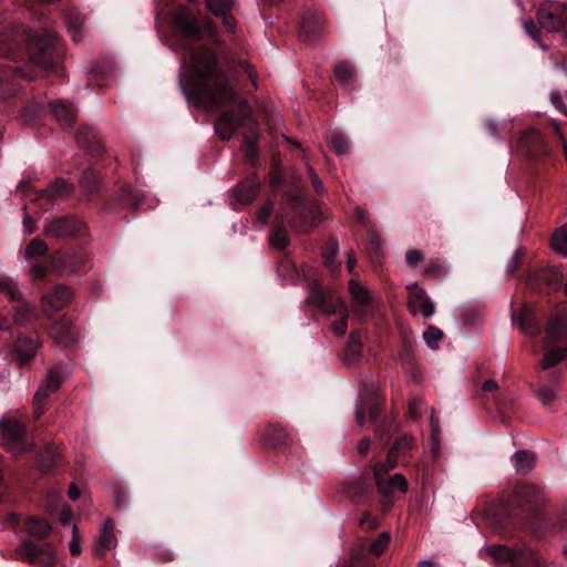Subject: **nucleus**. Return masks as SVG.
Returning a JSON list of instances; mask_svg holds the SVG:
<instances>
[{"label":"nucleus","mask_w":567,"mask_h":567,"mask_svg":"<svg viewBox=\"0 0 567 567\" xmlns=\"http://www.w3.org/2000/svg\"><path fill=\"white\" fill-rule=\"evenodd\" d=\"M190 59L193 73L203 81L199 93L209 105L221 106L235 99V90L225 74L217 70L216 59L210 50H194Z\"/></svg>","instance_id":"obj_1"},{"label":"nucleus","mask_w":567,"mask_h":567,"mask_svg":"<svg viewBox=\"0 0 567 567\" xmlns=\"http://www.w3.org/2000/svg\"><path fill=\"white\" fill-rule=\"evenodd\" d=\"M58 38L48 28L30 30L25 37V50L31 68L52 70L59 63Z\"/></svg>","instance_id":"obj_2"},{"label":"nucleus","mask_w":567,"mask_h":567,"mask_svg":"<svg viewBox=\"0 0 567 567\" xmlns=\"http://www.w3.org/2000/svg\"><path fill=\"white\" fill-rule=\"evenodd\" d=\"M0 441L8 451L14 454H22L30 447L24 424L11 417L0 419Z\"/></svg>","instance_id":"obj_3"},{"label":"nucleus","mask_w":567,"mask_h":567,"mask_svg":"<svg viewBox=\"0 0 567 567\" xmlns=\"http://www.w3.org/2000/svg\"><path fill=\"white\" fill-rule=\"evenodd\" d=\"M250 107L241 101L237 112L227 111L215 123V131L223 140H229L239 127L252 124Z\"/></svg>","instance_id":"obj_4"},{"label":"nucleus","mask_w":567,"mask_h":567,"mask_svg":"<svg viewBox=\"0 0 567 567\" xmlns=\"http://www.w3.org/2000/svg\"><path fill=\"white\" fill-rule=\"evenodd\" d=\"M526 281L530 288L549 293L561 285L563 274L558 268L551 267L529 274Z\"/></svg>","instance_id":"obj_5"},{"label":"nucleus","mask_w":567,"mask_h":567,"mask_svg":"<svg viewBox=\"0 0 567 567\" xmlns=\"http://www.w3.org/2000/svg\"><path fill=\"white\" fill-rule=\"evenodd\" d=\"M20 555L25 560L42 566H51L55 561V553L50 545H37L31 540H27L21 544Z\"/></svg>","instance_id":"obj_6"},{"label":"nucleus","mask_w":567,"mask_h":567,"mask_svg":"<svg viewBox=\"0 0 567 567\" xmlns=\"http://www.w3.org/2000/svg\"><path fill=\"white\" fill-rule=\"evenodd\" d=\"M349 291L352 300V311L354 317L363 321L369 316V307L371 303V293L367 287L354 279L349 281Z\"/></svg>","instance_id":"obj_7"},{"label":"nucleus","mask_w":567,"mask_h":567,"mask_svg":"<svg viewBox=\"0 0 567 567\" xmlns=\"http://www.w3.org/2000/svg\"><path fill=\"white\" fill-rule=\"evenodd\" d=\"M34 75L33 70L27 72L22 68L0 64V95L2 99H7L17 93L18 86L12 82L13 79L30 80Z\"/></svg>","instance_id":"obj_8"},{"label":"nucleus","mask_w":567,"mask_h":567,"mask_svg":"<svg viewBox=\"0 0 567 567\" xmlns=\"http://www.w3.org/2000/svg\"><path fill=\"white\" fill-rule=\"evenodd\" d=\"M563 7L559 3L546 2L538 8L537 20L542 29L554 32L563 27Z\"/></svg>","instance_id":"obj_9"},{"label":"nucleus","mask_w":567,"mask_h":567,"mask_svg":"<svg viewBox=\"0 0 567 567\" xmlns=\"http://www.w3.org/2000/svg\"><path fill=\"white\" fill-rule=\"evenodd\" d=\"M410 292L408 306L413 315L421 312L425 318H430L435 312L433 301L426 296L424 289L420 288L417 282L408 285Z\"/></svg>","instance_id":"obj_10"},{"label":"nucleus","mask_w":567,"mask_h":567,"mask_svg":"<svg viewBox=\"0 0 567 567\" xmlns=\"http://www.w3.org/2000/svg\"><path fill=\"white\" fill-rule=\"evenodd\" d=\"M42 347L37 333L20 336L14 346V355L20 365L30 363Z\"/></svg>","instance_id":"obj_11"},{"label":"nucleus","mask_w":567,"mask_h":567,"mask_svg":"<svg viewBox=\"0 0 567 567\" xmlns=\"http://www.w3.org/2000/svg\"><path fill=\"white\" fill-rule=\"evenodd\" d=\"M375 484L380 493L384 495L391 494L394 489L402 493L408 492V481L402 474H394L390 477L383 475V465H375L373 468Z\"/></svg>","instance_id":"obj_12"},{"label":"nucleus","mask_w":567,"mask_h":567,"mask_svg":"<svg viewBox=\"0 0 567 567\" xmlns=\"http://www.w3.org/2000/svg\"><path fill=\"white\" fill-rule=\"evenodd\" d=\"M62 381L63 375L59 368H51L48 370L44 383L39 386L33 396V403L37 412L44 404L47 398L61 386Z\"/></svg>","instance_id":"obj_13"},{"label":"nucleus","mask_w":567,"mask_h":567,"mask_svg":"<svg viewBox=\"0 0 567 567\" xmlns=\"http://www.w3.org/2000/svg\"><path fill=\"white\" fill-rule=\"evenodd\" d=\"M117 545L115 535V525L112 519L103 522L99 535L94 539V550L100 557H104L107 551L114 549Z\"/></svg>","instance_id":"obj_14"},{"label":"nucleus","mask_w":567,"mask_h":567,"mask_svg":"<svg viewBox=\"0 0 567 567\" xmlns=\"http://www.w3.org/2000/svg\"><path fill=\"white\" fill-rule=\"evenodd\" d=\"M71 296L69 288L58 285L50 293L42 297V308L47 313L51 315L64 308L70 302Z\"/></svg>","instance_id":"obj_15"},{"label":"nucleus","mask_w":567,"mask_h":567,"mask_svg":"<svg viewBox=\"0 0 567 567\" xmlns=\"http://www.w3.org/2000/svg\"><path fill=\"white\" fill-rule=\"evenodd\" d=\"M82 223L73 217L58 218L45 227V234L62 238L76 235L82 229Z\"/></svg>","instance_id":"obj_16"},{"label":"nucleus","mask_w":567,"mask_h":567,"mask_svg":"<svg viewBox=\"0 0 567 567\" xmlns=\"http://www.w3.org/2000/svg\"><path fill=\"white\" fill-rule=\"evenodd\" d=\"M50 338L60 347H68L74 342L71 321L62 318L53 323L49 330Z\"/></svg>","instance_id":"obj_17"},{"label":"nucleus","mask_w":567,"mask_h":567,"mask_svg":"<svg viewBox=\"0 0 567 567\" xmlns=\"http://www.w3.org/2000/svg\"><path fill=\"white\" fill-rule=\"evenodd\" d=\"M21 35L13 27H4L0 31V58L12 56L20 44Z\"/></svg>","instance_id":"obj_18"},{"label":"nucleus","mask_w":567,"mask_h":567,"mask_svg":"<svg viewBox=\"0 0 567 567\" xmlns=\"http://www.w3.org/2000/svg\"><path fill=\"white\" fill-rule=\"evenodd\" d=\"M83 261L69 250H60L51 256V265L59 271L73 272Z\"/></svg>","instance_id":"obj_19"},{"label":"nucleus","mask_w":567,"mask_h":567,"mask_svg":"<svg viewBox=\"0 0 567 567\" xmlns=\"http://www.w3.org/2000/svg\"><path fill=\"white\" fill-rule=\"evenodd\" d=\"M515 496L522 506L534 505L543 501V492L534 484L524 483L515 488Z\"/></svg>","instance_id":"obj_20"},{"label":"nucleus","mask_w":567,"mask_h":567,"mask_svg":"<svg viewBox=\"0 0 567 567\" xmlns=\"http://www.w3.org/2000/svg\"><path fill=\"white\" fill-rule=\"evenodd\" d=\"M260 183L255 179H247L238 184L234 189V196L238 203L247 205L258 195Z\"/></svg>","instance_id":"obj_21"},{"label":"nucleus","mask_w":567,"mask_h":567,"mask_svg":"<svg viewBox=\"0 0 567 567\" xmlns=\"http://www.w3.org/2000/svg\"><path fill=\"white\" fill-rule=\"evenodd\" d=\"M50 107L55 120L62 126H71L75 121V111L70 105L61 101H52L50 102Z\"/></svg>","instance_id":"obj_22"},{"label":"nucleus","mask_w":567,"mask_h":567,"mask_svg":"<svg viewBox=\"0 0 567 567\" xmlns=\"http://www.w3.org/2000/svg\"><path fill=\"white\" fill-rule=\"evenodd\" d=\"M512 460L516 472L520 474L528 473L536 464V455L527 450L514 453Z\"/></svg>","instance_id":"obj_23"},{"label":"nucleus","mask_w":567,"mask_h":567,"mask_svg":"<svg viewBox=\"0 0 567 567\" xmlns=\"http://www.w3.org/2000/svg\"><path fill=\"white\" fill-rule=\"evenodd\" d=\"M334 75L337 81L344 87H353L355 81V70L352 64L347 61L339 62L334 66Z\"/></svg>","instance_id":"obj_24"},{"label":"nucleus","mask_w":567,"mask_h":567,"mask_svg":"<svg viewBox=\"0 0 567 567\" xmlns=\"http://www.w3.org/2000/svg\"><path fill=\"white\" fill-rule=\"evenodd\" d=\"M176 25L182 30V32L192 39L198 38L200 35V29L196 22V20L187 13H179L176 17Z\"/></svg>","instance_id":"obj_25"},{"label":"nucleus","mask_w":567,"mask_h":567,"mask_svg":"<svg viewBox=\"0 0 567 567\" xmlns=\"http://www.w3.org/2000/svg\"><path fill=\"white\" fill-rule=\"evenodd\" d=\"M538 558L535 553L527 547L516 549L513 567H538Z\"/></svg>","instance_id":"obj_26"},{"label":"nucleus","mask_w":567,"mask_h":567,"mask_svg":"<svg viewBox=\"0 0 567 567\" xmlns=\"http://www.w3.org/2000/svg\"><path fill=\"white\" fill-rule=\"evenodd\" d=\"M485 553L488 554L497 563H509L513 565L516 549L506 547L504 545H493L487 547Z\"/></svg>","instance_id":"obj_27"},{"label":"nucleus","mask_w":567,"mask_h":567,"mask_svg":"<svg viewBox=\"0 0 567 567\" xmlns=\"http://www.w3.org/2000/svg\"><path fill=\"white\" fill-rule=\"evenodd\" d=\"M362 354L361 338L357 332H351L343 359L347 363H353Z\"/></svg>","instance_id":"obj_28"},{"label":"nucleus","mask_w":567,"mask_h":567,"mask_svg":"<svg viewBox=\"0 0 567 567\" xmlns=\"http://www.w3.org/2000/svg\"><path fill=\"white\" fill-rule=\"evenodd\" d=\"M540 144V134L534 128L525 131L519 137L520 147L524 148L528 154H532Z\"/></svg>","instance_id":"obj_29"},{"label":"nucleus","mask_w":567,"mask_h":567,"mask_svg":"<svg viewBox=\"0 0 567 567\" xmlns=\"http://www.w3.org/2000/svg\"><path fill=\"white\" fill-rule=\"evenodd\" d=\"M27 530L31 536L45 538L51 533V527L42 519L30 517L27 522Z\"/></svg>","instance_id":"obj_30"},{"label":"nucleus","mask_w":567,"mask_h":567,"mask_svg":"<svg viewBox=\"0 0 567 567\" xmlns=\"http://www.w3.org/2000/svg\"><path fill=\"white\" fill-rule=\"evenodd\" d=\"M68 31L75 42H80L84 37L83 19L76 13H70L66 17Z\"/></svg>","instance_id":"obj_31"},{"label":"nucleus","mask_w":567,"mask_h":567,"mask_svg":"<svg viewBox=\"0 0 567 567\" xmlns=\"http://www.w3.org/2000/svg\"><path fill=\"white\" fill-rule=\"evenodd\" d=\"M567 359V348L546 349L540 363L543 369H548Z\"/></svg>","instance_id":"obj_32"},{"label":"nucleus","mask_w":567,"mask_h":567,"mask_svg":"<svg viewBox=\"0 0 567 567\" xmlns=\"http://www.w3.org/2000/svg\"><path fill=\"white\" fill-rule=\"evenodd\" d=\"M551 247L557 254L567 257V225L555 230Z\"/></svg>","instance_id":"obj_33"},{"label":"nucleus","mask_w":567,"mask_h":567,"mask_svg":"<svg viewBox=\"0 0 567 567\" xmlns=\"http://www.w3.org/2000/svg\"><path fill=\"white\" fill-rule=\"evenodd\" d=\"M0 292L9 297L11 301L20 300L21 293L18 287V281L0 276Z\"/></svg>","instance_id":"obj_34"},{"label":"nucleus","mask_w":567,"mask_h":567,"mask_svg":"<svg viewBox=\"0 0 567 567\" xmlns=\"http://www.w3.org/2000/svg\"><path fill=\"white\" fill-rule=\"evenodd\" d=\"M48 250H49V247L45 244V241H43L40 238H34V239L30 240V243L28 244L25 251H24V258L27 260H31L35 257L44 256L48 252Z\"/></svg>","instance_id":"obj_35"},{"label":"nucleus","mask_w":567,"mask_h":567,"mask_svg":"<svg viewBox=\"0 0 567 567\" xmlns=\"http://www.w3.org/2000/svg\"><path fill=\"white\" fill-rule=\"evenodd\" d=\"M322 312L326 315H334V313H346L347 312V305L346 301L342 298H333L331 296L328 297V299L323 302V305L320 307Z\"/></svg>","instance_id":"obj_36"},{"label":"nucleus","mask_w":567,"mask_h":567,"mask_svg":"<svg viewBox=\"0 0 567 567\" xmlns=\"http://www.w3.org/2000/svg\"><path fill=\"white\" fill-rule=\"evenodd\" d=\"M329 143L338 155H344L349 152V141L339 132H332L329 135Z\"/></svg>","instance_id":"obj_37"},{"label":"nucleus","mask_w":567,"mask_h":567,"mask_svg":"<svg viewBox=\"0 0 567 567\" xmlns=\"http://www.w3.org/2000/svg\"><path fill=\"white\" fill-rule=\"evenodd\" d=\"M71 190L72 186L68 182L63 179H58L48 189H45L44 193L50 198H54L68 196L71 193Z\"/></svg>","instance_id":"obj_38"},{"label":"nucleus","mask_w":567,"mask_h":567,"mask_svg":"<svg viewBox=\"0 0 567 567\" xmlns=\"http://www.w3.org/2000/svg\"><path fill=\"white\" fill-rule=\"evenodd\" d=\"M206 7L209 9L212 13L215 16L229 13L233 8L231 0H204Z\"/></svg>","instance_id":"obj_39"},{"label":"nucleus","mask_w":567,"mask_h":567,"mask_svg":"<svg viewBox=\"0 0 567 567\" xmlns=\"http://www.w3.org/2000/svg\"><path fill=\"white\" fill-rule=\"evenodd\" d=\"M100 177L93 169L85 171L81 178V185L87 193H93L97 189Z\"/></svg>","instance_id":"obj_40"},{"label":"nucleus","mask_w":567,"mask_h":567,"mask_svg":"<svg viewBox=\"0 0 567 567\" xmlns=\"http://www.w3.org/2000/svg\"><path fill=\"white\" fill-rule=\"evenodd\" d=\"M518 326L520 330L526 334H532L536 331L534 324V318L530 310H523L518 318Z\"/></svg>","instance_id":"obj_41"},{"label":"nucleus","mask_w":567,"mask_h":567,"mask_svg":"<svg viewBox=\"0 0 567 567\" xmlns=\"http://www.w3.org/2000/svg\"><path fill=\"white\" fill-rule=\"evenodd\" d=\"M430 425L432 430V451L434 454H437L440 451L439 446V436H440V420L435 415V412L433 409H431V416H430Z\"/></svg>","instance_id":"obj_42"},{"label":"nucleus","mask_w":567,"mask_h":567,"mask_svg":"<svg viewBox=\"0 0 567 567\" xmlns=\"http://www.w3.org/2000/svg\"><path fill=\"white\" fill-rule=\"evenodd\" d=\"M536 396L543 405H549L558 396L557 389L554 386H543L536 391Z\"/></svg>","instance_id":"obj_43"},{"label":"nucleus","mask_w":567,"mask_h":567,"mask_svg":"<svg viewBox=\"0 0 567 567\" xmlns=\"http://www.w3.org/2000/svg\"><path fill=\"white\" fill-rule=\"evenodd\" d=\"M270 245L276 249H284L288 245V237L284 228H276L269 236Z\"/></svg>","instance_id":"obj_44"},{"label":"nucleus","mask_w":567,"mask_h":567,"mask_svg":"<svg viewBox=\"0 0 567 567\" xmlns=\"http://www.w3.org/2000/svg\"><path fill=\"white\" fill-rule=\"evenodd\" d=\"M423 338L431 349H436L439 341L443 338V332L433 326H430L423 333Z\"/></svg>","instance_id":"obj_45"},{"label":"nucleus","mask_w":567,"mask_h":567,"mask_svg":"<svg viewBox=\"0 0 567 567\" xmlns=\"http://www.w3.org/2000/svg\"><path fill=\"white\" fill-rule=\"evenodd\" d=\"M424 274H426L429 276L445 275L446 274L445 264L437 258L431 259V260H429V262L426 264V266L424 268Z\"/></svg>","instance_id":"obj_46"},{"label":"nucleus","mask_w":567,"mask_h":567,"mask_svg":"<svg viewBox=\"0 0 567 567\" xmlns=\"http://www.w3.org/2000/svg\"><path fill=\"white\" fill-rule=\"evenodd\" d=\"M94 137V131L90 126H81L76 133V142L82 147H87Z\"/></svg>","instance_id":"obj_47"},{"label":"nucleus","mask_w":567,"mask_h":567,"mask_svg":"<svg viewBox=\"0 0 567 567\" xmlns=\"http://www.w3.org/2000/svg\"><path fill=\"white\" fill-rule=\"evenodd\" d=\"M338 250H339V246H338V243L336 240L330 241L327 245V247L324 248L323 260H324V264L330 269L334 268V258H336V256L338 254Z\"/></svg>","instance_id":"obj_48"},{"label":"nucleus","mask_w":567,"mask_h":567,"mask_svg":"<svg viewBox=\"0 0 567 567\" xmlns=\"http://www.w3.org/2000/svg\"><path fill=\"white\" fill-rule=\"evenodd\" d=\"M524 250L522 248H518L514 251L513 256L511 257L507 266H506V274L508 277H513L523 259Z\"/></svg>","instance_id":"obj_49"},{"label":"nucleus","mask_w":567,"mask_h":567,"mask_svg":"<svg viewBox=\"0 0 567 567\" xmlns=\"http://www.w3.org/2000/svg\"><path fill=\"white\" fill-rule=\"evenodd\" d=\"M390 542V535L388 533H382L372 544L370 547L371 553L379 556L381 555L384 549L388 547Z\"/></svg>","instance_id":"obj_50"},{"label":"nucleus","mask_w":567,"mask_h":567,"mask_svg":"<svg viewBox=\"0 0 567 567\" xmlns=\"http://www.w3.org/2000/svg\"><path fill=\"white\" fill-rule=\"evenodd\" d=\"M347 326H348V311L346 313H340V318L338 320H336L334 322H332L331 330L336 336L342 337V336H344V333L347 331Z\"/></svg>","instance_id":"obj_51"},{"label":"nucleus","mask_w":567,"mask_h":567,"mask_svg":"<svg viewBox=\"0 0 567 567\" xmlns=\"http://www.w3.org/2000/svg\"><path fill=\"white\" fill-rule=\"evenodd\" d=\"M328 297L329 296H327L322 290L318 288H312L308 297V302L320 309V307L328 299Z\"/></svg>","instance_id":"obj_52"},{"label":"nucleus","mask_w":567,"mask_h":567,"mask_svg":"<svg viewBox=\"0 0 567 567\" xmlns=\"http://www.w3.org/2000/svg\"><path fill=\"white\" fill-rule=\"evenodd\" d=\"M31 316V307L23 305L14 310L13 320L18 324H23Z\"/></svg>","instance_id":"obj_53"},{"label":"nucleus","mask_w":567,"mask_h":567,"mask_svg":"<svg viewBox=\"0 0 567 567\" xmlns=\"http://www.w3.org/2000/svg\"><path fill=\"white\" fill-rule=\"evenodd\" d=\"M49 272L48 267L41 262H33L30 266L29 274L33 280H39L44 278Z\"/></svg>","instance_id":"obj_54"},{"label":"nucleus","mask_w":567,"mask_h":567,"mask_svg":"<svg viewBox=\"0 0 567 567\" xmlns=\"http://www.w3.org/2000/svg\"><path fill=\"white\" fill-rule=\"evenodd\" d=\"M550 102L563 114L567 115V102L564 100L559 92L553 91L550 93Z\"/></svg>","instance_id":"obj_55"},{"label":"nucleus","mask_w":567,"mask_h":567,"mask_svg":"<svg viewBox=\"0 0 567 567\" xmlns=\"http://www.w3.org/2000/svg\"><path fill=\"white\" fill-rule=\"evenodd\" d=\"M412 444H413L412 436L404 434L395 441V443L393 444L391 450L399 453L401 451H405V450L410 449L412 446Z\"/></svg>","instance_id":"obj_56"},{"label":"nucleus","mask_w":567,"mask_h":567,"mask_svg":"<svg viewBox=\"0 0 567 567\" xmlns=\"http://www.w3.org/2000/svg\"><path fill=\"white\" fill-rule=\"evenodd\" d=\"M405 260L411 267H415L424 260V256L421 250L410 249L405 252Z\"/></svg>","instance_id":"obj_57"},{"label":"nucleus","mask_w":567,"mask_h":567,"mask_svg":"<svg viewBox=\"0 0 567 567\" xmlns=\"http://www.w3.org/2000/svg\"><path fill=\"white\" fill-rule=\"evenodd\" d=\"M398 464V453L393 450H390L386 456V461L383 463H378L377 465H383V475L394 468Z\"/></svg>","instance_id":"obj_58"},{"label":"nucleus","mask_w":567,"mask_h":567,"mask_svg":"<svg viewBox=\"0 0 567 567\" xmlns=\"http://www.w3.org/2000/svg\"><path fill=\"white\" fill-rule=\"evenodd\" d=\"M561 324H563V321L560 318H557L549 323V326L547 328V333L551 339H558L561 336V333H560Z\"/></svg>","instance_id":"obj_59"},{"label":"nucleus","mask_w":567,"mask_h":567,"mask_svg":"<svg viewBox=\"0 0 567 567\" xmlns=\"http://www.w3.org/2000/svg\"><path fill=\"white\" fill-rule=\"evenodd\" d=\"M54 464V454L51 450L47 451V455L41 456L39 466L42 471H50Z\"/></svg>","instance_id":"obj_60"},{"label":"nucleus","mask_w":567,"mask_h":567,"mask_svg":"<svg viewBox=\"0 0 567 567\" xmlns=\"http://www.w3.org/2000/svg\"><path fill=\"white\" fill-rule=\"evenodd\" d=\"M308 175H309L311 185H312L313 189L316 190V193H318V194L323 193L324 186H323L321 179L319 178V176L317 175V173L312 168H309Z\"/></svg>","instance_id":"obj_61"},{"label":"nucleus","mask_w":567,"mask_h":567,"mask_svg":"<svg viewBox=\"0 0 567 567\" xmlns=\"http://www.w3.org/2000/svg\"><path fill=\"white\" fill-rule=\"evenodd\" d=\"M72 532H73V538L71 539V542L69 544V548H70V553L73 556H76V555H79L81 553V547L79 545V539H78V526H76V524H73Z\"/></svg>","instance_id":"obj_62"},{"label":"nucleus","mask_w":567,"mask_h":567,"mask_svg":"<svg viewBox=\"0 0 567 567\" xmlns=\"http://www.w3.org/2000/svg\"><path fill=\"white\" fill-rule=\"evenodd\" d=\"M272 210L271 204L262 206L257 213V219L261 226H265Z\"/></svg>","instance_id":"obj_63"},{"label":"nucleus","mask_w":567,"mask_h":567,"mask_svg":"<svg viewBox=\"0 0 567 567\" xmlns=\"http://www.w3.org/2000/svg\"><path fill=\"white\" fill-rule=\"evenodd\" d=\"M156 555L163 561H171L175 558V553L166 547L158 548Z\"/></svg>","instance_id":"obj_64"}]
</instances>
